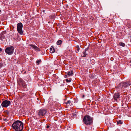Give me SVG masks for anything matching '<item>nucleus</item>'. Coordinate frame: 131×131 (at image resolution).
Segmentation results:
<instances>
[{"label": "nucleus", "instance_id": "nucleus-1", "mask_svg": "<svg viewBox=\"0 0 131 131\" xmlns=\"http://www.w3.org/2000/svg\"><path fill=\"white\" fill-rule=\"evenodd\" d=\"M12 127L15 131H22L23 129V124L21 121L17 120L13 124Z\"/></svg>", "mask_w": 131, "mask_h": 131}, {"label": "nucleus", "instance_id": "nucleus-2", "mask_svg": "<svg viewBox=\"0 0 131 131\" xmlns=\"http://www.w3.org/2000/svg\"><path fill=\"white\" fill-rule=\"evenodd\" d=\"M83 121L84 123L87 125H92L93 122V119L89 116H85L84 117Z\"/></svg>", "mask_w": 131, "mask_h": 131}, {"label": "nucleus", "instance_id": "nucleus-3", "mask_svg": "<svg viewBox=\"0 0 131 131\" xmlns=\"http://www.w3.org/2000/svg\"><path fill=\"white\" fill-rule=\"evenodd\" d=\"M47 111L44 109H41L37 111V114L38 116L42 117L44 116L46 113Z\"/></svg>", "mask_w": 131, "mask_h": 131}, {"label": "nucleus", "instance_id": "nucleus-4", "mask_svg": "<svg viewBox=\"0 0 131 131\" xmlns=\"http://www.w3.org/2000/svg\"><path fill=\"white\" fill-rule=\"evenodd\" d=\"M14 48L13 46H11L6 48L5 50V52L9 55H11L14 52Z\"/></svg>", "mask_w": 131, "mask_h": 131}, {"label": "nucleus", "instance_id": "nucleus-5", "mask_svg": "<svg viewBox=\"0 0 131 131\" xmlns=\"http://www.w3.org/2000/svg\"><path fill=\"white\" fill-rule=\"evenodd\" d=\"M23 25L21 23H19L17 25V29L18 32L20 34L22 35L23 32L22 31Z\"/></svg>", "mask_w": 131, "mask_h": 131}, {"label": "nucleus", "instance_id": "nucleus-6", "mask_svg": "<svg viewBox=\"0 0 131 131\" xmlns=\"http://www.w3.org/2000/svg\"><path fill=\"white\" fill-rule=\"evenodd\" d=\"M18 84L21 86H22L23 87L25 88L26 87V85L25 82L21 78L19 79L18 80Z\"/></svg>", "mask_w": 131, "mask_h": 131}, {"label": "nucleus", "instance_id": "nucleus-7", "mask_svg": "<svg viewBox=\"0 0 131 131\" xmlns=\"http://www.w3.org/2000/svg\"><path fill=\"white\" fill-rule=\"evenodd\" d=\"M11 104V102L9 101L6 100L4 101L1 104L2 107H6L9 106Z\"/></svg>", "mask_w": 131, "mask_h": 131}, {"label": "nucleus", "instance_id": "nucleus-8", "mask_svg": "<svg viewBox=\"0 0 131 131\" xmlns=\"http://www.w3.org/2000/svg\"><path fill=\"white\" fill-rule=\"evenodd\" d=\"M114 99L116 101H117V99L120 98V96L118 93H115L113 96Z\"/></svg>", "mask_w": 131, "mask_h": 131}, {"label": "nucleus", "instance_id": "nucleus-9", "mask_svg": "<svg viewBox=\"0 0 131 131\" xmlns=\"http://www.w3.org/2000/svg\"><path fill=\"white\" fill-rule=\"evenodd\" d=\"M65 104L67 105L68 106H70L73 105V102H71L70 100H69L66 103L65 102Z\"/></svg>", "mask_w": 131, "mask_h": 131}, {"label": "nucleus", "instance_id": "nucleus-10", "mask_svg": "<svg viewBox=\"0 0 131 131\" xmlns=\"http://www.w3.org/2000/svg\"><path fill=\"white\" fill-rule=\"evenodd\" d=\"M50 53H53L55 51V49L54 48L53 46H52L50 48Z\"/></svg>", "mask_w": 131, "mask_h": 131}, {"label": "nucleus", "instance_id": "nucleus-11", "mask_svg": "<svg viewBox=\"0 0 131 131\" xmlns=\"http://www.w3.org/2000/svg\"><path fill=\"white\" fill-rule=\"evenodd\" d=\"M124 84H123V87H125L128 86L130 85V84L129 83L127 82H123Z\"/></svg>", "mask_w": 131, "mask_h": 131}, {"label": "nucleus", "instance_id": "nucleus-12", "mask_svg": "<svg viewBox=\"0 0 131 131\" xmlns=\"http://www.w3.org/2000/svg\"><path fill=\"white\" fill-rule=\"evenodd\" d=\"M106 123L108 126L111 127V123L109 121H106Z\"/></svg>", "mask_w": 131, "mask_h": 131}, {"label": "nucleus", "instance_id": "nucleus-13", "mask_svg": "<svg viewBox=\"0 0 131 131\" xmlns=\"http://www.w3.org/2000/svg\"><path fill=\"white\" fill-rule=\"evenodd\" d=\"M66 73L69 75L71 76L73 74V71L71 70L70 71H69L67 73Z\"/></svg>", "mask_w": 131, "mask_h": 131}, {"label": "nucleus", "instance_id": "nucleus-14", "mask_svg": "<svg viewBox=\"0 0 131 131\" xmlns=\"http://www.w3.org/2000/svg\"><path fill=\"white\" fill-rule=\"evenodd\" d=\"M86 50H84L83 51V54H82L81 56L83 57H85L87 55V54L86 53Z\"/></svg>", "mask_w": 131, "mask_h": 131}, {"label": "nucleus", "instance_id": "nucleus-15", "mask_svg": "<svg viewBox=\"0 0 131 131\" xmlns=\"http://www.w3.org/2000/svg\"><path fill=\"white\" fill-rule=\"evenodd\" d=\"M123 82L120 83L118 85V87L120 88H122L123 87Z\"/></svg>", "mask_w": 131, "mask_h": 131}, {"label": "nucleus", "instance_id": "nucleus-16", "mask_svg": "<svg viewBox=\"0 0 131 131\" xmlns=\"http://www.w3.org/2000/svg\"><path fill=\"white\" fill-rule=\"evenodd\" d=\"M62 43V41L61 40H58L57 42V44L58 45H59L61 44Z\"/></svg>", "mask_w": 131, "mask_h": 131}, {"label": "nucleus", "instance_id": "nucleus-17", "mask_svg": "<svg viewBox=\"0 0 131 131\" xmlns=\"http://www.w3.org/2000/svg\"><path fill=\"white\" fill-rule=\"evenodd\" d=\"M127 26L129 28H131V23H128L127 25Z\"/></svg>", "mask_w": 131, "mask_h": 131}, {"label": "nucleus", "instance_id": "nucleus-18", "mask_svg": "<svg viewBox=\"0 0 131 131\" xmlns=\"http://www.w3.org/2000/svg\"><path fill=\"white\" fill-rule=\"evenodd\" d=\"M119 45L120 46H121L123 47H124L125 46V44L124 43L122 42H120L119 43Z\"/></svg>", "mask_w": 131, "mask_h": 131}, {"label": "nucleus", "instance_id": "nucleus-19", "mask_svg": "<svg viewBox=\"0 0 131 131\" xmlns=\"http://www.w3.org/2000/svg\"><path fill=\"white\" fill-rule=\"evenodd\" d=\"M122 123L123 122L121 120H120L117 121V124L118 125H119V124H122Z\"/></svg>", "mask_w": 131, "mask_h": 131}, {"label": "nucleus", "instance_id": "nucleus-20", "mask_svg": "<svg viewBox=\"0 0 131 131\" xmlns=\"http://www.w3.org/2000/svg\"><path fill=\"white\" fill-rule=\"evenodd\" d=\"M41 61L40 59H39L36 61V63L37 64V65H39Z\"/></svg>", "mask_w": 131, "mask_h": 131}, {"label": "nucleus", "instance_id": "nucleus-21", "mask_svg": "<svg viewBox=\"0 0 131 131\" xmlns=\"http://www.w3.org/2000/svg\"><path fill=\"white\" fill-rule=\"evenodd\" d=\"M35 50L38 51H40V49L39 48L37 47V46H36L35 48L34 49Z\"/></svg>", "mask_w": 131, "mask_h": 131}, {"label": "nucleus", "instance_id": "nucleus-22", "mask_svg": "<svg viewBox=\"0 0 131 131\" xmlns=\"http://www.w3.org/2000/svg\"><path fill=\"white\" fill-rule=\"evenodd\" d=\"M30 46L31 47H32L33 48L35 49L36 47V46L32 45V44H31L30 45Z\"/></svg>", "mask_w": 131, "mask_h": 131}, {"label": "nucleus", "instance_id": "nucleus-23", "mask_svg": "<svg viewBox=\"0 0 131 131\" xmlns=\"http://www.w3.org/2000/svg\"><path fill=\"white\" fill-rule=\"evenodd\" d=\"M76 49L78 51L79 50L80 48L79 46L78 45L77 46L76 48Z\"/></svg>", "mask_w": 131, "mask_h": 131}, {"label": "nucleus", "instance_id": "nucleus-24", "mask_svg": "<svg viewBox=\"0 0 131 131\" xmlns=\"http://www.w3.org/2000/svg\"><path fill=\"white\" fill-rule=\"evenodd\" d=\"M66 81L67 82H70L71 80L70 79L68 80V79H66Z\"/></svg>", "mask_w": 131, "mask_h": 131}, {"label": "nucleus", "instance_id": "nucleus-25", "mask_svg": "<svg viewBox=\"0 0 131 131\" xmlns=\"http://www.w3.org/2000/svg\"><path fill=\"white\" fill-rule=\"evenodd\" d=\"M21 73L23 74H24L26 73V71L25 70H23L21 71Z\"/></svg>", "mask_w": 131, "mask_h": 131}, {"label": "nucleus", "instance_id": "nucleus-26", "mask_svg": "<svg viewBox=\"0 0 131 131\" xmlns=\"http://www.w3.org/2000/svg\"><path fill=\"white\" fill-rule=\"evenodd\" d=\"M2 64L1 63H0V67H1L2 66Z\"/></svg>", "mask_w": 131, "mask_h": 131}, {"label": "nucleus", "instance_id": "nucleus-27", "mask_svg": "<svg viewBox=\"0 0 131 131\" xmlns=\"http://www.w3.org/2000/svg\"><path fill=\"white\" fill-rule=\"evenodd\" d=\"M49 127V125H47L46 126V128H48Z\"/></svg>", "mask_w": 131, "mask_h": 131}, {"label": "nucleus", "instance_id": "nucleus-28", "mask_svg": "<svg viewBox=\"0 0 131 131\" xmlns=\"http://www.w3.org/2000/svg\"><path fill=\"white\" fill-rule=\"evenodd\" d=\"M65 78H66L67 77V75H65L64 76Z\"/></svg>", "mask_w": 131, "mask_h": 131}, {"label": "nucleus", "instance_id": "nucleus-29", "mask_svg": "<svg viewBox=\"0 0 131 131\" xmlns=\"http://www.w3.org/2000/svg\"><path fill=\"white\" fill-rule=\"evenodd\" d=\"M2 51V48H0V52H1Z\"/></svg>", "mask_w": 131, "mask_h": 131}, {"label": "nucleus", "instance_id": "nucleus-30", "mask_svg": "<svg viewBox=\"0 0 131 131\" xmlns=\"http://www.w3.org/2000/svg\"><path fill=\"white\" fill-rule=\"evenodd\" d=\"M84 97V95H83V98Z\"/></svg>", "mask_w": 131, "mask_h": 131}]
</instances>
